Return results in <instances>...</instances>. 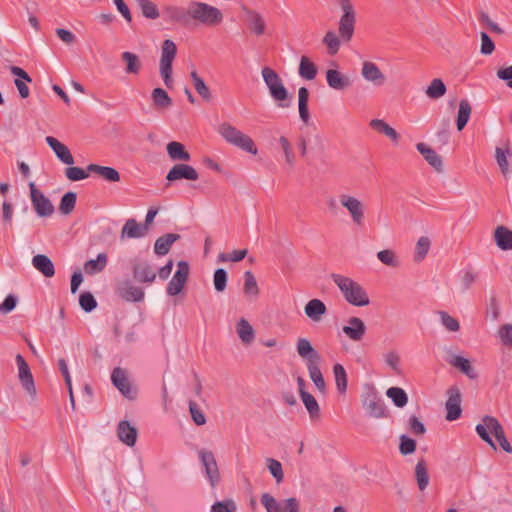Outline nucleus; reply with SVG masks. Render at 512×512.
I'll use <instances>...</instances> for the list:
<instances>
[{"mask_svg": "<svg viewBox=\"0 0 512 512\" xmlns=\"http://www.w3.org/2000/svg\"><path fill=\"white\" fill-rule=\"evenodd\" d=\"M309 90L306 87H300L298 90V109L300 119L308 124L310 120V114L308 109V101H309Z\"/></svg>", "mask_w": 512, "mask_h": 512, "instance_id": "36", "label": "nucleus"}, {"mask_svg": "<svg viewBox=\"0 0 512 512\" xmlns=\"http://www.w3.org/2000/svg\"><path fill=\"white\" fill-rule=\"evenodd\" d=\"M323 43L327 46L328 53L330 55H335L338 52L340 47V40L333 31H328L325 34Z\"/></svg>", "mask_w": 512, "mask_h": 512, "instance_id": "57", "label": "nucleus"}, {"mask_svg": "<svg viewBox=\"0 0 512 512\" xmlns=\"http://www.w3.org/2000/svg\"><path fill=\"white\" fill-rule=\"evenodd\" d=\"M298 355L305 361L310 379L322 394L326 393V383L319 368L321 355L306 338H299L296 343Z\"/></svg>", "mask_w": 512, "mask_h": 512, "instance_id": "1", "label": "nucleus"}, {"mask_svg": "<svg viewBox=\"0 0 512 512\" xmlns=\"http://www.w3.org/2000/svg\"><path fill=\"white\" fill-rule=\"evenodd\" d=\"M138 431L136 427L131 426L127 420L120 421L117 426V436L121 442L129 447L135 445Z\"/></svg>", "mask_w": 512, "mask_h": 512, "instance_id": "25", "label": "nucleus"}, {"mask_svg": "<svg viewBox=\"0 0 512 512\" xmlns=\"http://www.w3.org/2000/svg\"><path fill=\"white\" fill-rule=\"evenodd\" d=\"M228 281V273L223 268H218L213 274V284L217 292H223L226 289Z\"/></svg>", "mask_w": 512, "mask_h": 512, "instance_id": "55", "label": "nucleus"}, {"mask_svg": "<svg viewBox=\"0 0 512 512\" xmlns=\"http://www.w3.org/2000/svg\"><path fill=\"white\" fill-rule=\"evenodd\" d=\"M218 133L229 144L252 155H256L258 153V149L253 139L236 127L232 126L230 123L224 122L220 124L218 127Z\"/></svg>", "mask_w": 512, "mask_h": 512, "instance_id": "5", "label": "nucleus"}, {"mask_svg": "<svg viewBox=\"0 0 512 512\" xmlns=\"http://www.w3.org/2000/svg\"><path fill=\"white\" fill-rule=\"evenodd\" d=\"M331 279L338 286L349 304L357 307L369 305V296L358 282L349 277L335 273L331 274Z\"/></svg>", "mask_w": 512, "mask_h": 512, "instance_id": "2", "label": "nucleus"}, {"mask_svg": "<svg viewBox=\"0 0 512 512\" xmlns=\"http://www.w3.org/2000/svg\"><path fill=\"white\" fill-rule=\"evenodd\" d=\"M87 172L95 173L109 183L119 182L121 179L120 173L115 168L109 166H101L92 163L87 166Z\"/></svg>", "mask_w": 512, "mask_h": 512, "instance_id": "27", "label": "nucleus"}, {"mask_svg": "<svg viewBox=\"0 0 512 512\" xmlns=\"http://www.w3.org/2000/svg\"><path fill=\"white\" fill-rule=\"evenodd\" d=\"M243 293L249 300H255L260 293L256 278L251 271L244 273Z\"/></svg>", "mask_w": 512, "mask_h": 512, "instance_id": "33", "label": "nucleus"}, {"mask_svg": "<svg viewBox=\"0 0 512 512\" xmlns=\"http://www.w3.org/2000/svg\"><path fill=\"white\" fill-rule=\"evenodd\" d=\"M167 154L173 161H185L188 162L191 160L190 153L186 150L184 144L171 141L166 146Z\"/></svg>", "mask_w": 512, "mask_h": 512, "instance_id": "32", "label": "nucleus"}, {"mask_svg": "<svg viewBox=\"0 0 512 512\" xmlns=\"http://www.w3.org/2000/svg\"><path fill=\"white\" fill-rule=\"evenodd\" d=\"M361 75L365 80L372 82L376 86L384 84L386 79L378 66L371 61H365L363 63Z\"/></svg>", "mask_w": 512, "mask_h": 512, "instance_id": "24", "label": "nucleus"}, {"mask_svg": "<svg viewBox=\"0 0 512 512\" xmlns=\"http://www.w3.org/2000/svg\"><path fill=\"white\" fill-rule=\"evenodd\" d=\"M485 421L488 423L487 426L490 432L495 436L496 440L505 436L504 429L500 422L493 416L486 415Z\"/></svg>", "mask_w": 512, "mask_h": 512, "instance_id": "62", "label": "nucleus"}, {"mask_svg": "<svg viewBox=\"0 0 512 512\" xmlns=\"http://www.w3.org/2000/svg\"><path fill=\"white\" fill-rule=\"evenodd\" d=\"M144 235L145 229H143V226H140L135 219H128L121 231L122 238L125 236L128 238H140Z\"/></svg>", "mask_w": 512, "mask_h": 512, "instance_id": "45", "label": "nucleus"}, {"mask_svg": "<svg viewBox=\"0 0 512 512\" xmlns=\"http://www.w3.org/2000/svg\"><path fill=\"white\" fill-rule=\"evenodd\" d=\"M199 458L210 485L215 487L220 482V472L214 454L211 451L201 450Z\"/></svg>", "mask_w": 512, "mask_h": 512, "instance_id": "16", "label": "nucleus"}, {"mask_svg": "<svg viewBox=\"0 0 512 512\" xmlns=\"http://www.w3.org/2000/svg\"><path fill=\"white\" fill-rule=\"evenodd\" d=\"M317 66L307 57L300 58L298 73L305 80H313L317 75Z\"/></svg>", "mask_w": 512, "mask_h": 512, "instance_id": "40", "label": "nucleus"}, {"mask_svg": "<svg viewBox=\"0 0 512 512\" xmlns=\"http://www.w3.org/2000/svg\"><path fill=\"white\" fill-rule=\"evenodd\" d=\"M339 4L343 11V14L339 21V35L340 37L348 42L352 39L354 34L356 16L354 7L350 0H339Z\"/></svg>", "mask_w": 512, "mask_h": 512, "instance_id": "7", "label": "nucleus"}, {"mask_svg": "<svg viewBox=\"0 0 512 512\" xmlns=\"http://www.w3.org/2000/svg\"><path fill=\"white\" fill-rule=\"evenodd\" d=\"M487 422L485 421V416L482 418V423H479L476 425V432L479 435V437L486 442L490 447H492L494 450L497 449L492 437L490 436V433L488 432L489 428L487 426Z\"/></svg>", "mask_w": 512, "mask_h": 512, "instance_id": "58", "label": "nucleus"}, {"mask_svg": "<svg viewBox=\"0 0 512 512\" xmlns=\"http://www.w3.org/2000/svg\"><path fill=\"white\" fill-rule=\"evenodd\" d=\"M47 145L53 150L56 157L66 165H73L74 158L66 145L61 143L55 137L47 136L45 138Z\"/></svg>", "mask_w": 512, "mask_h": 512, "instance_id": "21", "label": "nucleus"}, {"mask_svg": "<svg viewBox=\"0 0 512 512\" xmlns=\"http://www.w3.org/2000/svg\"><path fill=\"white\" fill-rule=\"evenodd\" d=\"M116 295L125 302H141L145 298L144 288L133 283L130 279H124L116 285Z\"/></svg>", "mask_w": 512, "mask_h": 512, "instance_id": "12", "label": "nucleus"}, {"mask_svg": "<svg viewBox=\"0 0 512 512\" xmlns=\"http://www.w3.org/2000/svg\"><path fill=\"white\" fill-rule=\"evenodd\" d=\"M151 98L156 109H167L172 105L171 97L163 88H154L151 93Z\"/></svg>", "mask_w": 512, "mask_h": 512, "instance_id": "42", "label": "nucleus"}, {"mask_svg": "<svg viewBox=\"0 0 512 512\" xmlns=\"http://www.w3.org/2000/svg\"><path fill=\"white\" fill-rule=\"evenodd\" d=\"M333 373L337 390L340 394H345L347 391V373L342 364L336 363L333 366Z\"/></svg>", "mask_w": 512, "mask_h": 512, "instance_id": "46", "label": "nucleus"}, {"mask_svg": "<svg viewBox=\"0 0 512 512\" xmlns=\"http://www.w3.org/2000/svg\"><path fill=\"white\" fill-rule=\"evenodd\" d=\"M362 404L371 417L382 418L386 416V406L374 389L363 396Z\"/></svg>", "mask_w": 512, "mask_h": 512, "instance_id": "15", "label": "nucleus"}, {"mask_svg": "<svg viewBox=\"0 0 512 512\" xmlns=\"http://www.w3.org/2000/svg\"><path fill=\"white\" fill-rule=\"evenodd\" d=\"M485 421L488 423L487 426L490 432L495 436L496 440L505 436L504 429L500 422L493 416L486 415Z\"/></svg>", "mask_w": 512, "mask_h": 512, "instance_id": "61", "label": "nucleus"}, {"mask_svg": "<svg viewBox=\"0 0 512 512\" xmlns=\"http://www.w3.org/2000/svg\"><path fill=\"white\" fill-rule=\"evenodd\" d=\"M431 241L428 237L422 236L418 239L415 247L414 261L421 262L429 252Z\"/></svg>", "mask_w": 512, "mask_h": 512, "instance_id": "52", "label": "nucleus"}, {"mask_svg": "<svg viewBox=\"0 0 512 512\" xmlns=\"http://www.w3.org/2000/svg\"><path fill=\"white\" fill-rule=\"evenodd\" d=\"M121 60L126 64L125 72L127 74H139L142 64L138 55L129 51H125L121 54Z\"/></svg>", "mask_w": 512, "mask_h": 512, "instance_id": "38", "label": "nucleus"}, {"mask_svg": "<svg viewBox=\"0 0 512 512\" xmlns=\"http://www.w3.org/2000/svg\"><path fill=\"white\" fill-rule=\"evenodd\" d=\"M447 362L459 369L463 374H465L469 379H476L478 377L477 372L472 367L470 361L467 358H464L459 355H451L450 358L447 359Z\"/></svg>", "mask_w": 512, "mask_h": 512, "instance_id": "29", "label": "nucleus"}, {"mask_svg": "<svg viewBox=\"0 0 512 512\" xmlns=\"http://www.w3.org/2000/svg\"><path fill=\"white\" fill-rule=\"evenodd\" d=\"M370 127L381 134H384L391 139L392 142L397 143L399 140V134L397 131L381 119H372L370 121Z\"/></svg>", "mask_w": 512, "mask_h": 512, "instance_id": "37", "label": "nucleus"}, {"mask_svg": "<svg viewBox=\"0 0 512 512\" xmlns=\"http://www.w3.org/2000/svg\"><path fill=\"white\" fill-rule=\"evenodd\" d=\"M304 312L313 322H320L327 313V307L322 300L314 298L306 303Z\"/></svg>", "mask_w": 512, "mask_h": 512, "instance_id": "26", "label": "nucleus"}, {"mask_svg": "<svg viewBox=\"0 0 512 512\" xmlns=\"http://www.w3.org/2000/svg\"><path fill=\"white\" fill-rule=\"evenodd\" d=\"M339 201L341 205L347 209L349 212L353 222L356 225H362L364 221V205L363 203L348 194H341L339 196Z\"/></svg>", "mask_w": 512, "mask_h": 512, "instance_id": "18", "label": "nucleus"}, {"mask_svg": "<svg viewBox=\"0 0 512 512\" xmlns=\"http://www.w3.org/2000/svg\"><path fill=\"white\" fill-rule=\"evenodd\" d=\"M442 325L450 332H457L460 329L459 321L449 315L446 311H439Z\"/></svg>", "mask_w": 512, "mask_h": 512, "instance_id": "60", "label": "nucleus"}, {"mask_svg": "<svg viewBox=\"0 0 512 512\" xmlns=\"http://www.w3.org/2000/svg\"><path fill=\"white\" fill-rule=\"evenodd\" d=\"M16 364L18 366V377L22 387L30 396L35 397L36 387L34 383V378L28 363L21 354L16 355Z\"/></svg>", "mask_w": 512, "mask_h": 512, "instance_id": "17", "label": "nucleus"}, {"mask_svg": "<svg viewBox=\"0 0 512 512\" xmlns=\"http://www.w3.org/2000/svg\"><path fill=\"white\" fill-rule=\"evenodd\" d=\"M416 149L437 172L443 171L442 159L435 150L424 143H418Z\"/></svg>", "mask_w": 512, "mask_h": 512, "instance_id": "28", "label": "nucleus"}, {"mask_svg": "<svg viewBox=\"0 0 512 512\" xmlns=\"http://www.w3.org/2000/svg\"><path fill=\"white\" fill-rule=\"evenodd\" d=\"M132 276L135 282L150 285L155 282L157 273L148 261L134 258L130 261Z\"/></svg>", "mask_w": 512, "mask_h": 512, "instance_id": "11", "label": "nucleus"}, {"mask_svg": "<svg viewBox=\"0 0 512 512\" xmlns=\"http://www.w3.org/2000/svg\"><path fill=\"white\" fill-rule=\"evenodd\" d=\"M243 11L245 13V21L250 29V31L256 36H261L265 33L266 23L262 15L253 10L243 6Z\"/></svg>", "mask_w": 512, "mask_h": 512, "instance_id": "20", "label": "nucleus"}, {"mask_svg": "<svg viewBox=\"0 0 512 512\" xmlns=\"http://www.w3.org/2000/svg\"><path fill=\"white\" fill-rule=\"evenodd\" d=\"M377 258L383 264L390 266V267H397L399 265V262L396 258L394 251H392L390 249H385V250L379 251L377 253Z\"/></svg>", "mask_w": 512, "mask_h": 512, "instance_id": "63", "label": "nucleus"}, {"mask_svg": "<svg viewBox=\"0 0 512 512\" xmlns=\"http://www.w3.org/2000/svg\"><path fill=\"white\" fill-rule=\"evenodd\" d=\"M181 238L179 234L167 233L156 239L154 244V252L158 256H164L169 253L174 242Z\"/></svg>", "mask_w": 512, "mask_h": 512, "instance_id": "30", "label": "nucleus"}, {"mask_svg": "<svg viewBox=\"0 0 512 512\" xmlns=\"http://www.w3.org/2000/svg\"><path fill=\"white\" fill-rule=\"evenodd\" d=\"M416 441L407 435L400 436L399 451L402 455L407 456L416 451Z\"/></svg>", "mask_w": 512, "mask_h": 512, "instance_id": "56", "label": "nucleus"}, {"mask_svg": "<svg viewBox=\"0 0 512 512\" xmlns=\"http://www.w3.org/2000/svg\"><path fill=\"white\" fill-rule=\"evenodd\" d=\"M497 246L502 250L512 249V231L505 226H498L494 233Z\"/></svg>", "mask_w": 512, "mask_h": 512, "instance_id": "34", "label": "nucleus"}, {"mask_svg": "<svg viewBox=\"0 0 512 512\" xmlns=\"http://www.w3.org/2000/svg\"><path fill=\"white\" fill-rule=\"evenodd\" d=\"M112 384L129 400L137 397V388L130 383L127 372L121 367H115L111 373Z\"/></svg>", "mask_w": 512, "mask_h": 512, "instance_id": "13", "label": "nucleus"}, {"mask_svg": "<svg viewBox=\"0 0 512 512\" xmlns=\"http://www.w3.org/2000/svg\"><path fill=\"white\" fill-rule=\"evenodd\" d=\"M176 54V44L170 39L164 40L161 46L160 74L167 88L173 85L172 64Z\"/></svg>", "mask_w": 512, "mask_h": 512, "instance_id": "6", "label": "nucleus"}, {"mask_svg": "<svg viewBox=\"0 0 512 512\" xmlns=\"http://www.w3.org/2000/svg\"><path fill=\"white\" fill-rule=\"evenodd\" d=\"M190 77L196 92L204 101L209 102L212 99V94L204 80L198 75L196 70L190 72Z\"/></svg>", "mask_w": 512, "mask_h": 512, "instance_id": "43", "label": "nucleus"}, {"mask_svg": "<svg viewBox=\"0 0 512 512\" xmlns=\"http://www.w3.org/2000/svg\"><path fill=\"white\" fill-rule=\"evenodd\" d=\"M415 478L420 491H424L429 484V474L424 459H420L415 466Z\"/></svg>", "mask_w": 512, "mask_h": 512, "instance_id": "44", "label": "nucleus"}, {"mask_svg": "<svg viewBox=\"0 0 512 512\" xmlns=\"http://www.w3.org/2000/svg\"><path fill=\"white\" fill-rule=\"evenodd\" d=\"M446 91H447V88H446V85L444 84V82L439 78H435L431 81V83L427 87L426 95L430 99H439L445 95Z\"/></svg>", "mask_w": 512, "mask_h": 512, "instance_id": "49", "label": "nucleus"}, {"mask_svg": "<svg viewBox=\"0 0 512 512\" xmlns=\"http://www.w3.org/2000/svg\"><path fill=\"white\" fill-rule=\"evenodd\" d=\"M472 112V107L467 99H462L459 103V110L456 119V126L458 131H462L467 125L470 115Z\"/></svg>", "mask_w": 512, "mask_h": 512, "instance_id": "41", "label": "nucleus"}, {"mask_svg": "<svg viewBox=\"0 0 512 512\" xmlns=\"http://www.w3.org/2000/svg\"><path fill=\"white\" fill-rule=\"evenodd\" d=\"M301 397L303 404L305 405L311 419L319 418L320 408L315 397L310 393H304Z\"/></svg>", "mask_w": 512, "mask_h": 512, "instance_id": "50", "label": "nucleus"}, {"mask_svg": "<svg viewBox=\"0 0 512 512\" xmlns=\"http://www.w3.org/2000/svg\"><path fill=\"white\" fill-rule=\"evenodd\" d=\"M326 81L330 88L338 91L345 90L352 84L350 78L337 69L326 71Z\"/></svg>", "mask_w": 512, "mask_h": 512, "instance_id": "23", "label": "nucleus"}, {"mask_svg": "<svg viewBox=\"0 0 512 512\" xmlns=\"http://www.w3.org/2000/svg\"><path fill=\"white\" fill-rule=\"evenodd\" d=\"M199 178V174L196 169L188 164L179 163L175 164L167 173L166 179L169 182L177 180H189L196 181Z\"/></svg>", "mask_w": 512, "mask_h": 512, "instance_id": "19", "label": "nucleus"}, {"mask_svg": "<svg viewBox=\"0 0 512 512\" xmlns=\"http://www.w3.org/2000/svg\"><path fill=\"white\" fill-rule=\"evenodd\" d=\"M388 398L392 400L396 407L402 408L408 402L407 393L400 387H390L386 391Z\"/></svg>", "mask_w": 512, "mask_h": 512, "instance_id": "48", "label": "nucleus"}, {"mask_svg": "<svg viewBox=\"0 0 512 512\" xmlns=\"http://www.w3.org/2000/svg\"><path fill=\"white\" fill-rule=\"evenodd\" d=\"M30 198L35 213L42 218L53 215L55 208L48 197L40 191L34 182L29 183Z\"/></svg>", "mask_w": 512, "mask_h": 512, "instance_id": "10", "label": "nucleus"}, {"mask_svg": "<svg viewBox=\"0 0 512 512\" xmlns=\"http://www.w3.org/2000/svg\"><path fill=\"white\" fill-rule=\"evenodd\" d=\"M496 153V161L500 167L501 173L506 176L509 172V163L507 160V156L510 155V150L507 149L504 151L502 148L497 147L495 150Z\"/></svg>", "mask_w": 512, "mask_h": 512, "instance_id": "59", "label": "nucleus"}, {"mask_svg": "<svg viewBox=\"0 0 512 512\" xmlns=\"http://www.w3.org/2000/svg\"><path fill=\"white\" fill-rule=\"evenodd\" d=\"M236 332L241 341L246 345L251 344L255 338V331L245 318H241L237 322Z\"/></svg>", "mask_w": 512, "mask_h": 512, "instance_id": "35", "label": "nucleus"}, {"mask_svg": "<svg viewBox=\"0 0 512 512\" xmlns=\"http://www.w3.org/2000/svg\"><path fill=\"white\" fill-rule=\"evenodd\" d=\"M77 200V194L73 191L66 192L60 200L59 211L63 215H69L73 212Z\"/></svg>", "mask_w": 512, "mask_h": 512, "instance_id": "47", "label": "nucleus"}, {"mask_svg": "<svg viewBox=\"0 0 512 512\" xmlns=\"http://www.w3.org/2000/svg\"><path fill=\"white\" fill-rule=\"evenodd\" d=\"M262 77L269 89V93L280 108H288L291 105L293 96L288 93L280 76L270 67L262 69Z\"/></svg>", "mask_w": 512, "mask_h": 512, "instance_id": "3", "label": "nucleus"}, {"mask_svg": "<svg viewBox=\"0 0 512 512\" xmlns=\"http://www.w3.org/2000/svg\"><path fill=\"white\" fill-rule=\"evenodd\" d=\"M260 501L267 512H300V502L295 497L278 501L271 494L265 492L262 493Z\"/></svg>", "mask_w": 512, "mask_h": 512, "instance_id": "8", "label": "nucleus"}, {"mask_svg": "<svg viewBox=\"0 0 512 512\" xmlns=\"http://www.w3.org/2000/svg\"><path fill=\"white\" fill-rule=\"evenodd\" d=\"M342 331L352 341H360L366 333V326L362 319L351 317L348 319V325H345Z\"/></svg>", "mask_w": 512, "mask_h": 512, "instance_id": "22", "label": "nucleus"}, {"mask_svg": "<svg viewBox=\"0 0 512 512\" xmlns=\"http://www.w3.org/2000/svg\"><path fill=\"white\" fill-rule=\"evenodd\" d=\"M448 399L446 401L445 407L447 410L446 420L455 421L460 418L462 409H461V401L462 394L458 386L453 385L447 390Z\"/></svg>", "mask_w": 512, "mask_h": 512, "instance_id": "14", "label": "nucleus"}, {"mask_svg": "<svg viewBox=\"0 0 512 512\" xmlns=\"http://www.w3.org/2000/svg\"><path fill=\"white\" fill-rule=\"evenodd\" d=\"M107 254L99 253L96 259H91L85 262L84 271L88 275H94L102 272L107 265Z\"/></svg>", "mask_w": 512, "mask_h": 512, "instance_id": "39", "label": "nucleus"}, {"mask_svg": "<svg viewBox=\"0 0 512 512\" xmlns=\"http://www.w3.org/2000/svg\"><path fill=\"white\" fill-rule=\"evenodd\" d=\"M190 18L191 24L213 27L222 22L223 15L217 7L193 0L190 1Z\"/></svg>", "mask_w": 512, "mask_h": 512, "instance_id": "4", "label": "nucleus"}, {"mask_svg": "<svg viewBox=\"0 0 512 512\" xmlns=\"http://www.w3.org/2000/svg\"><path fill=\"white\" fill-rule=\"evenodd\" d=\"M237 507L233 500L217 501L211 506L210 512H236Z\"/></svg>", "mask_w": 512, "mask_h": 512, "instance_id": "64", "label": "nucleus"}, {"mask_svg": "<svg viewBox=\"0 0 512 512\" xmlns=\"http://www.w3.org/2000/svg\"><path fill=\"white\" fill-rule=\"evenodd\" d=\"M32 264L36 270L45 277L51 278L55 275L54 264L51 259L44 254H37L32 258Z\"/></svg>", "mask_w": 512, "mask_h": 512, "instance_id": "31", "label": "nucleus"}, {"mask_svg": "<svg viewBox=\"0 0 512 512\" xmlns=\"http://www.w3.org/2000/svg\"><path fill=\"white\" fill-rule=\"evenodd\" d=\"M162 16L168 23L189 27L191 25L190 2L187 7L174 4L164 5L162 7Z\"/></svg>", "mask_w": 512, "mask_h": 512, "instance_id": "9", "label": "nucleus"}, {"mask_svg": "<svg viewBox=\"0 0 512 512\" xmlns=\"http://www.w3.org/2000/svg\"><path fill=\"white\" fill-rule=\"evenodd\" d=\"M79 305L81 309L90 313L97 307V301L91 292H82L79 296Z\"/></svg>", "mask_w": 512, "mask_h": 512, "instance_id": "54", "label": "nucleus"}, {"mask_svg": "<svg viewBox=\"0 0 512 512\" xmlns=\"http://www.w3.org/2000/svg\"><path fill=\"white\" fill-rule=\"evenodd\" d=\"M141 12L147 19L155 20L160 16L157 5L150 0H136Z\"/></svg>", "mask_w": 512, "mask_h": 512, "instance_id": "51", "label": "nucleus"}, {"mask_svg": "<svg viewBox=\"0 0 512 512\" xmlns=\"http://www.w3.org/2000/svg\"><path fill=\"white\" fill-rule=\"evenodd\" d=\"M266 464L269 472L275 478L276 483H282L284 480V473L281 462L274 458H267Z\"/></svg>", "mask_w": 512, "mask_h": 512, "instance_id": "53", "label": "nucleus"}]
</instances>
